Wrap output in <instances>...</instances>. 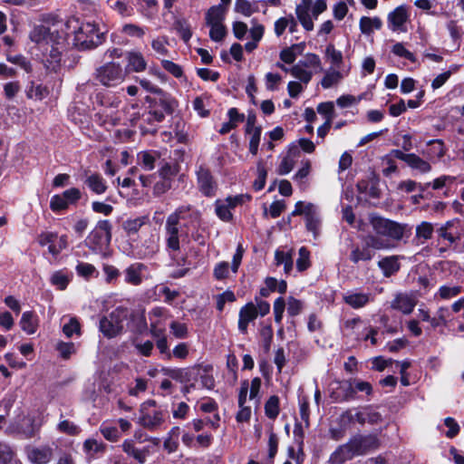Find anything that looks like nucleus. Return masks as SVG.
I'll use <instances>...</instances> for the list:
<instances>
[{
  "mask_svg": "<svg viewBox=\"0 0 464 464\" xmlns=\"http://www.w3.org/2000/svg\"><path fill=\"white\" fill-rule=\"evenodd\" d=\"M84 183L93 193L98 195L103 194L108 188L105 179L97 173L88 176Z\"/></svg>",
  "mask_w": 464,
  "mask_h": 464,
  "instance_id": "nucleus-34",
  "label": "nucleus"
},
{
  "mask_svg": "<svg viewBox=\"0 0 464 464\" xmlns=\"http://www.w3.org/2000/svg\"><path fill=\"white\" fill-rule=\"evenodd\" d=\"M292 216H304L306 229L313 233L314 238L319 236L321 218L318 208L314 204L304 201L296 202Z\"/></svg>",
  "mask_w": 464,
  "mask_h": 464,
  "instance_id": "nucleus-9",
  "label": "nucleus"
},
{
  "mask_svg": "<svg viewBox=\"0 0 464 464\" xmlns=\"http://www.w3.org/2000/svg\"><path fill=\"white\" fill-rule=\"evenodd\" d=\"M37 242L41 246H48V252L56 257L63 250L67 248L68 237L67 235L58 237V234L55 232L44 231L39 234Z\"/></svg>",
  "mask_w": 464,
  "mask_h": 464,
  "instance_id": "nucleus-12",
  "label": "nucleus"
},
{
  "mask_svg": "<svg viewBox=\"0 0 464 464\" xmlns=\"http://www.w3.org/2000/svg\"><path fill=\"white\" fill-rule=\"evenodd\" d=\"M301 63H297L294 66L290 68V73L296 79L300 80L302 82L307 84L312 77L313 73L310 71H307Z\"/></svg>",
  "mask_w": 464,
  "mask_h": 464,
  "instance_id": "nucleus-42",
  "label": "nucleus"
},
{
  "mask_svg": "<svg viewBox=\"0 0 464 464\" xmlns=\"http://www.w3.org/2000/svg\"><path fill=\"white\" fill-rule=\"evenodd\" d=\"M49 91L47 87L43 84H35L34 82H32L26 91V96L29 99L43 100L47 97Z\"/></svg>",
  "mask_w": 464,
  "mask_h": 464,
  "instance_id": "nucleus-45",
  "label": "nucleus"
},
{
  "mask_svg": "<svg viewBox=\"0 0 464 464\" xmlns=\"http://www.w3.org/2000/svg\"><path fill=\"white\" fill-rule=\"evenodd\" d=\"M127 69L114 62L100 66L95 72V79L106 87H116L125 81Z\"/></svg>",
  "mask_w": 464,
  "mask_h": 464,
  "instance_id": "nucleus-8",
  "label": "nucleus"
},
{
  "mask_svg": "<svg viewBox=\"0 0 464 464\" xmlns=\"http://www.w3.org/2000/svg\"><path fill=\"white\" fill-rule=\"evenodd\" d=\"M146 219V217L127 219L123 222L122 227L128 235L136 234L145 224Z\"/></svg>",
  "mask_w": 464,
  "mask_h": 464,
  "instance_id": "nucleus-47",
  "label": "nucleus"
},
{
  "mask_svg": "<svg viewBox=\"0 0 464 464\" xmlns=\"http://www.w3.org/2000/svg\"><path fill=\"white\" fill-rule=\"evenodd\" d=\"M122 450L127 455L134 458L140 464L146 462L147 456L150 453L148 447H145L143 449H138L135 447L133 441L131 440H125L122 443Z\"/></svg>",
  "mask_w": 464,
  "mask_h": 464,
  "instance_id": "nucleus-30",
  "label": "nucleus"
},
{
  "mask_svg": "<svg viewBox=\"0 0 464 464\" xmlns=\"http://www.w3.org/2000/svg\"><path fill=\"white\" fill-rule=\"evenodd\" d=\"M382 22L379 17L362 16L360 19V30L363 34H371L373 30H380Z\"/></svg>",
  "mask_w": 464,
  "mask_h": 464,
  "instance_id": "nucleus-38",
  "label": "nucleus"
},
{
  "mask_svg": "<svg viewBox=\"0 0 464 464\" xmlns=\"http://www.w3.org/2000/svg\"><path fill=\"white\" fill-rule=\"evenodd\" d=\"M129 311L127 308L118 306L108 315L101 318L99 328L102 334L107 338H113L119 335L124 328V322L128 318Z\"/></svg>",
  "mask_w": 464,
  "mask_h": 464,
  "instance_id": "nucleus-5",
  "label": "nucleus"
},
{
  "mask_svg": "<svg viewBox=\"0 0 464 464\" xmlns=\"http://www.w3.org/2000/svg\"><path fill=\"white\" fill-rule=\"evenodd\" d=\"M196 175L198 190L205 197H214L217 193L218 183L209 169L204 165H200L196 171Z\"/></svg>",
  "mask_w": 464,
  "mask_h": 464,
  "instance_id": "nucleus-15",
  "label": "nucleus"
},
{
  "mask_svg": "<svg viewBox=\"0 0 464 464\" xmlns=\"http://www.w3.org/2000/svg\"><path fill=\"white\" fill-rule=\"evenodd\" d=\"M57 429L60 432H63V433H65V434H68L71 436L78 435L81 431V429L79 426H77L72 421H70L68 420H61L57 425Z\"/></svg>",
  "mask_w": 464,
  "mask_h": 464,
  "instance_id": "nucleus-53",
  "label": "nucleus"
},
{
  "mask_svg": "<svg viewBox=\"0 0 464 464\" xmlns=\"http://www.w3.org/2000/svg\"><path fill=\"white\" fill-rule=\"evenodd\" d=\"M295 49H300V45L293 44L288 48L283 49L280 53V59L285 63H293L296 59Z\"/></svg>",
  "mask_w": 464,
  "mask_h": 464,
  "instance_id": "nucleus-60",
  "label": "nucleus"
},
{
  "mask_svg": "<svg viewBox=\"0 0 464 464\" xmlns=\"http://www.w3.org/2000/svg\"><path fill=\"white\" fill-rule=\"evenodd\" d=\"M275 259L277 266H284V270L286 274L290 273L293 268V258L291 254L277 250L275 254Z\"/></svg>",
  "mask_w": 464,
  "mask_h": 464,
  "instance_id": "nucleus-49",
  "label": "nucleus"
},
{
  "mask_svg": "<svg viewBox=\"0 0 464 464\" xmlns=\"http://www.w3.org/2000/svg\"><path fill=\"white\" fill-rule=\"evenodd\" d=\"M450 317V311L448 307H439L436 311V315L432 317L431 327L436 329L439 326H447Z\"/></svg>",
  "mask_w": 464,
  "mask_h": 464,
  "instance_id": "nucleus-41",
  "label": "nucleus"
},
{
  "mask_svg": "<svg viewBox=\"0 0 464 464\" xmlns=\"http://www.w3.org/2000/svg\"><path fill=\"white\" fill-rule=\"evenodd\" d=\"M128 64L125 69L140 72L147 67V63L143 55L139 52H130L127 54Z\"/></svg>",
  "mask_w": 464,
  "mask_h": 464,
  "instance_id": "nucleus-35",
  "label": "nucleus"
},
{
  "mask_svg": "<svg viewBox=\"0 0 464 464\" xmlns=\"http://www.w3.org/2000/svg\"><path fill=\"white\" fill-rule=\"evenodd\" d=\"M250 197L240 194L234 197H227L226 199H218L215 202L216 215L225 222H229L233 218L231 210L237 206L243 204L246 200H249Z\"/></svg>",
  "mask_w": 464,
  "mask_h": 464,
  "instance_id": "nucleus-13",
  "label": "nucleus"
},
{
  "mask_svg": "<svg viewBox=\"0 0 464 464\" xmlns=\"http://www.w3.org/2000/svg\"><path fill=\"white\" fill-rule=\"evenodd\" d=\"M373 246L370 244V237L367 236L364 239V245L360 247H354L350 254V260L357 264L360 261H370L374 256Z\"/></svg>",
  "mask_w": 464,
  "mask_h": 464,
  "instance_id": "nucleus-22",
  "label": "nucleus"
},
{
  "mask_svg": "<svg viewBox=\"0 0 464 464\" xmlns=\"http://www.w3.org/2000/svg\"><path fill=\"white\" fill-rule=\"evenodd\" d=\"M266 175L267 172L265 166L261 162H259L257 164V178L253 184L254 188L256 191H259L264 188L266 185Z\"/></svg>",
  "mask_w": 464,
  "mask_h": 464,
  "instance_id": "nucleus-61",
  "label": "nucleus"
},
{
  "mask_svg": "<svg viewBox=\"0 0 464 464\" xmlns=\"http://www.w3.org/2000/svg\"><path fill=\"white\" fill-rule=\"evenodd\" d=\"M378 448V439L374 435L356 434L346 443L339 445L330 455L329 464H343L357 456L367 454Z\"/></svg>",
  "mask_w": 464,
  "mask_h": 464,
  "instance_id": "nucleus-2",
  "label": "nucleus"
},
{
  "mask_svg": "<svg viewBox=\"0 0 464 464\" xmlns=\"http://www.w3.org/2000/svg\"><path fill=\"white\" fill-rule=\"evenodd\" d=\"M370 225L373 231V234L368 235L370 244L376 250L394 248L396 243L402 239L406 227L380 216H372Z\"/></svg>",
  "mask_w": 464,
  "mask_h": 464,
  "instance_id": "nucleus-1",
  "label": "nucleus"
},
{
  "mask_svg": "<svg viewBox=\"0 0 464 464\" xmlns=\"http://www.w3.org/2000/svg\"><path fill=\"white\" fill-rule=\"evenodd\" d=\"M102 41L103 34L92 23H82L74 33V45L80 50L95 48Z\"/></svg>",
  "mask_w": 464,
  "mask_h": 464,
  "instance_id": "nucleus-6",
  "label": "nucleus"
},
{
  "mask_svg": "<svg viewBox=\"0 0 464 464\" xmlns=\"http://www.w3.org/2000/svg\"><path fill=\"white\" fill-rule=\"evenodd\" d=\"M109 3L111 8L123 17L130 16L133 14V8L123 1H109Z\"/></svg>",
  "mask_w": 464,
  "mask_h": 464,
  "instance_id": "nucleus-51",
  "label": "nucleus"
},
{
  "mask_svg": "<svg viewBox=\"0 0 464 464\" xmlns=\"http://www.w3.org/2000/svg\"><path fill=\"white\" fill-rule=\"evenodd\" d=\"M63 333L70 338L73 334H81V325L75 317L70 318L69 322L63 326Z\"/></svg>",
  "mask_w": 464,
  "mask_h": 464,
  "instance_id": "nucleus-59",
  "label": "nucleus"
},
{
  "mask_svg": "<svg viewBox=\"0 0 464 464\" xmlns=\"http://www.w3.org/2000/svg\"><path fill=\"white\" fill-rule=\"evenodd\" d=\"M163 111L158 108H152L141 114H133L130 118L133 126H138L143 133H153L156 131L155 126L163 121Z\"/></svg>",
  "mask_w": 464,
  "mask_h": 464,
  "instance_id": "nucleus-11",
  "label": "nucleus"
},
{
  "mask_svg": "<svg viewBox=\"0 0 464 464\" xmlns=\"http://www.w3.org/2000/svg\"><path fill=\"white\" fill-rule=\"evenodd\" d=\"M145 266L141 263H133L124 270V280L131 285H139L142 282V272Z\"/></svg>",
  "mask_w": 464,
  "mask_h": 464,
  "instance_id": "nucleus-27",
  "label": "nucleus"
},
{
  "mask_svg": "<svg viewBox=\"0 0 464 464\" xmlns=\"http://www.w3.org/2000/svg\"><path fill=\"white\" fill-rule=\"evenodd\" d=\"M39 323V317L34 311H25L22 314L19 324L25 334L32 335L37 332Z\"/></svg>",
  "mask_w": 464,
  "mask_h": 464,
  "instance_id": "nucleus-24",
  "label": "nucleus"
},
{
  "mask_svg": "<svg viewBox=\"0 0 464 464\" xmlns=\"http://www.w3.org/2000/svg\"><path fill=\"white\" fill-rule=\"evenodd\" d=\"M280 411L279 398L276 395H272L265 403L266 416L271 420H275Z\"/></svg>",
  "mask_w": 464,
  "mask_h": 464,
  "instance_id": "nucleus-44",
  "label": "nucleus"
},
{
  "mask_svg": "<svg viewBox=\"0 0 464 464\" xmlns=\"http://www.w3.org/2000/svg\"><path fill=\"white\" fill-rule=\"evenodd\" d=\"M190 206H180L168 216L165 223V243L166 250L173 260L178 256L180 250V241L183 237H187V233H183L180 221L191 217Z\"/></svg>",
  "mask_w": 464,
  "mask_h": 464,
  "instance_id": "nucleus-3",
  "label": "nucleus"
},
{
  "mask_svg": "<svg viewBox=\"0 0 464 464\" xmlns=\"http://www.w3.org/2000/svg\"><path fill=\"white\" fill-rule=\"evenodd\" d=\"M346 74L347 72H344L341 69L329 68L324 72V75L321 80V85L324 89H329L338 84Z\"/></svg>",
  "mask_w": 464,
  "mask_h": 464,
  "instance_id": "nucleus-29",
  "label": "nucleus"
},
{
  "mask_svg": "<svg viewBox=\"0 0 464 464\" xmlns=\"http://www.w3.org/2000/svg\"><path fill=\"white\" fill-rule=\"evenodd\" d=\"M298 258L296 260V267L299 271H304L310 266L309 251L302 246L298 252Z\"/></svg>",
  "mask_w": 464,
  "mask_h": 464,
  "instance_id": "nucleus-58",
  "label": "nucleus"
},
{
  "mask_svg": "<svg viewBox=\"0 0 464 464\" xmlns=\"http://www.w3.org/2000/svg\"><path fill=\"white\" fill-rule=\"evenodd\" d=\"M160 158L157 151H141L138 154V161L145 170H152L156 160Z\"/></svg>",
  "mask_w": 464,
  "mask_h": 464,
  "instance_id": "nucleus-39",
  "label": "nucleus"
},
{
  "mask_svg": "<svg viewBox=\"0 0 464 464\" xmlns=\"http://www.w3.org/2000/svg\"><path fill=\"white\" fill-rule=\"evenodd\" d=\"M56 349L60 353L61 357L63 359H68L76 352V348L73 343L59 342L56 345Z\"/></svg>",
  "mask_w": 464,
  "mask_h": 464,
  "instance_id": "nucleus-64",
  "label": "nucleus"
},
{
  "mask_svg": "<svg viewBox=\"0 0 464 464\" xmlns=\"http://www.w3.org/2000/svg\"><path fill=\"white\" fill-rule=\"evenodd\" d=\"M178 166L169 162H164L158 170L160 179L172 181V178L178 173Z\"/></svg>",
  "mask_w": 464,
  "mask_h": 464,
  "instance_id": "nucleus-50",
  "label": "nucleus"
},
{
  "mask_svg": "<svg viewBox=\"0 0 464 464\" xmlns=\"http://www.w3.org/2000/svg\"><path fill=\"white\" fill-rule=\"evenodd\" d=\"M26 454L33 464H47L53 459V450L50 446L27 447Z\"/></svg>",
  "mask_w": 464,
  "mask_h": 464,
  "instance_id": "nucleus-17",
  "label": "nucleus"
},
{
  "mask_svg": "<svg viewBox=\"0 0 464 464\" xmlns=\"http://www.w3.org/2000/svg\"><path fill=\"white\" fill-rule=\"evenodd\" d=\"M166 412L156 407V401L149 400L140 405L139 424L149 430H156L165 422Z\"/></svg>",
  "mask_w": 464,
  "mask_h": 464,
  "instance_id": "nucleus-7",
  "label": "nucleus"
},
{
  "mask_svg": "<svg viewBox=\"0 0 464 464\" xmlns=\"http://www.w3.org/2000/svg\"><path fill=\"white\" fill-rule=\"evenodd\" d=\"M327 9L326 0H301L295 7V14L303 27L306 31L314 29L312 16L317 19L319 14Z\"/></svg>",
  "mask_w": 464,
  "mask_h": 464,
  "instance_id": "nucleus-4",
  "label": "nucleus"
},
{
  "mask_svg": "<svg viewBox=\"0 0 464 464\" xmlns=\"http://www.w3.org/2000/svg\"><path fill=\"white\" fill-rule=\"evenodd\" d=\"M353 419L361 425H363L366 422L370 424H377L382 420L381 413L372 410L371 408H365L362 411L356 412Z\"/></svg>",
  "mask_w": 464,
  "mask_h": 464,
  "instance_id": "nucleus-32",
  "label": "nucleus"
},
{
  "mask_svg": "<svg viewBox=\"0 0 464 464\" xmlns=\"http://www.w3.org/2000/svg\"><path fill=\"white\" fill-rule=\"evenodd\" d=\"M325 58L332 64L331 68L341 69L343 63V56L341 51L335 49L334 44H328L324 51Z\"/></svg>",
  "mask_w": 464,
  "mask_h": 464,
  "instance_id": "nucleus-40",
  "label": "nucleus"
},
{
  "mask_svg": "<svg viewBox=\"0 0 464 464\" xmlns=\"http://www.w3.org/2000/svg\"><path fill=\"white\" fill-rule=\"evenodd\" d=\"M209 37L214 42H221L226 36L227 31L223 24H209Z\"/></svg>",
  "mask_w": 464,
  "mask_h": 464,
  "instance_id": "nucleus-57",
  "label": "nucleus"
},
{
  "mask_svg": "<svg viewBox=\"0 0 464 464\" xmlns=\"http://www.w3.org/2000/svg\"><path fill=\"white\" fill-rule=\"evenodd\" d=\"M416 304L417 299L413 295L398 294L392 302V308L399 310L404 314H410Z\"/></svg>",
  "mask_w": 464,
  "mask_h": 464,
  "instance_id": "nucleus-21",
  "label": "nucleus"
},
{
  "mask_svg": "<svg viewBox=\"0 0 464 464\" xmlns=\"http://www.w3.org/2000/svg\"><path fill=\"white\" fill-rule=\"evenodd\" d=\"M360 192L366 193L372 198H380V190L375 183L369 184L366 181H361L357 184Z\"/></svg>",
  "mask_w": 464,
  "mask_h": 464,
  "instance_id": "nucleus-56",
  "label": "nucleus"
},
{
  "mask_svg": "<svg viewBox=\"0 0 464 464\" xmlns=\"http://www.w3.org/2000/svg\"><path fill=\"white\" fill-rule=\"evenodd\" d=\"M238 317V330L241 334H246L248 324L257 317L256 305L252 302L247 303L240 309Z\"/></svg>",
  "mask_w": 464,
  "mask_h": 464,
  "instance_id": "nucleus-20",
  "label": "nucleus"
},
{
  "mask_svg": "<svg viewBox=\"0 0 464 464\" xmlns=\"http://www.w3.org/2000/svg\"><path fill=\"white\" fill-rule=\"evenodd\" d=\"M398 260L397 256H391L383 257L378 262V266L384 276L389 277L400 270L401 265Z\"/></svg>",
  "mask_w": 464,
  "mask_h": 464,
  "instance_id": "nucleus-31",
  "label": "nucleus"
},
{
  "mask_svg": "<svg viewBox=\"0 0 464 464\" xmlns=\"http://www.w3.org/2000/svg\"><path fill=\"white\" fill-rule=\"evenodd\" d=\"M29 38L39 47L47 46L54 42L53 34L51 33L48 27L43 24L35 25L30 32Z\"/></svg>",
  "mask_w": 464,
  "mask_h": 464,
  "instance_id": "nucleus-19",
  "label": "nucleus"
},
{
  "mask_svg": "<svg viewBox=\"0 0 464 464\" xmlns=\"http://www.w3.org/2000/svg\"><path fill=\"white\" fill-rule=\"evenodd\" d=\"M97 102L98 103L104 108L102 111H99L96 114V117H98L100 124L101 125H106L109 124L111 126H115L118 121L119 118L114 115L112 112L106 113V109H113L116 110L120 106L121 101V99L116 96L115 94L107 93V94H98L97 95Z\"/></svg>",
  "mask_w": 464,
  "mask_h": 464,
  "instance_id": "nucleus-10",
  "label": "nucleus"
},
{
  "mask_svg": "<svg viewBox=\"0 0 464 464\" xmlns=\"http://www.w3.org/2000/svg\"><path fill=\"white\" fill-rule=\"evenodd\" d=\"M336 388L332 392V397L337 401H350L356 399L353 390V379L336 382Z\"/></svg>",
  "mask_w": 464,
  "mask_h": 464,
  "instance_id": "nucleus-18",
  "label": "nucleus"
},
{
  "mask_svg": "<svg viewBox=\"0 0 464 464\" xmlns=\"http://www.w3.org/2000/svg\"><path fill=\"white\" fill-rule=\"evenodd\" d=\"M391 155L407 163L409 167L420 173H428L431 169L430 164L414 153H404L400 150H391Z\"/></svg>",
  "mask_w": 464,
  "mask_h": 464,
  "instance_id": "nucleus-16",
  "label": "nucleus"
},
{
  "mask_svg": "<svg viewBox=\"0 0 464 464\" xmlns=\"http://www.w3.org/2000/svg\"><path fill=\"white\" fill-rule=\"evenodd\" d=\"M226 14V7L222 5L211 6L206 14V24H223Z\"/></svg>",
  "mask_w": 464,
  "mask_h": 464,
  "instance_id": "nucleus-36",
  "label": "nucleus"
},
{
  "mask_svg": "<svg viewBox=\"0 0 464 464\" xmlns=\"http://www.w3.org/2000/svg\"><path fill=\"white\" fill-rule=\"evenodd\" d=\"M168 44L169 39L167 36H159L151 42L152 49L160 55H167L169 53Z\"/></svg>",
  "mask_w": 464,
  "mask_h": 464,
  "instance_id": "nucleus-55",
  "label": "nucleus"
},
{
  "mask_svg": "<svg viewBox=\"0 0 464 464\" xmlns=\"http://www.w3.org/2000/svg\"><path fill=\"white\" fill-rule=\"evenodd\" d=\"M434 232L433 225L430 222L423 221L416 227L414 239L418 244H424L425 241L431 238Z\"/></svg>",
  "mask_w": 464,
  "mask_h": 464,
  "instance_id": "nucleus-37",
  "label": "nucleus"
},
{
  "mask_svg": "<svg viewBox=\"0 0 464 464\" xmlns=\"http://www.w3.org/2000/svg\"><path fill=\"white\" fill-rule=\"evenodd\" d=\"M408 18L407 11L403 6H398L388 15L389 27L392 31H403L402 26Z\"/></svg>",
  "mask_w": 464,
  "mask_h": 464,
  "instance_id": "nucleus-26",
  "label": "nucleus"
},
{
  "mask_svg": "<svg viewBox=\"0 0 464 464\" xmlns=\"http://www.w3.org/2000/svg\"><path fill=\"white\" fill-rule=\"evenodd\" d=\"M100 430L103 437L110 441H117L120 438V432L114 426L103 423L102 424Z\"/></svg>",
  "mask_w": 464,
  "mask_h": 464,
  "instance_id": "nucleus-62",
  "label": "nucleus"
},
{
  "mask_svg": "<svg viewBox=\"0 0 464 464\" xmlns=\"http://www.w3.org/2000/svg\"><path fill=\"white\" fill-rule=\"evenodd\" d=\"M343 302L353 309L364 307L371 300V295L360 292H348L343 295Z\"/></svg>",
  "mask_w": 464,
  "mask_h": 464,
  "instance_id": "nucleus-25",
  "label": "nucleus"
},
{
  "mask_svg": "<svg viewBox=\"0 0 464 464\" xmlns=\"http://www.w3.org/2000/svg\"><path fill=\"white\" fill-rule=\"evenodd\" d=\"M299 63H301L304 67H313L316 69L317 72L323 71L321 59L319 55L315 53H306L304 59L300 60Z\"/></svg>",
  "mask_w": 464,
  "mask_h": 464,
  "instance_id": "nucleus-52",
  "label": "nucleus"
},
{
  "mask_svg": "<svg viewBox=\"0 0 464 464\" xmlns=\"http://www.w3.org/2000/svg\"><path fill=\"white\" fill-rule=\"evenodd\" d=\"M49 45L50 50L48 53H44V56L45 57V62L48 63L46 64L47 68L55 70L61 61V52L53 45V43Z\"/></svg>",
  "mask_w": 464,
  "mask_h": 464,
  "instance_id": "nucleus-46",
  "label": "nucleus"
},
{
  "mask_svg": "<svg viewBox=\"0 0 464 464\" xmlns=\"http://www.w3.org/2000/svg\"><path fill=\"white\" fill-rule=\"evenodd\" d=\"M82 198V193L77 188H71L62 194L53 195L50 200V208L53 212L65 210L70 205L76 204Z\"/></svg>",
  "mask_w": 464,
  "mask_h": 464,
  "instance_id": "nucleus-14",
  "label": "nucleus"
},
{
  "mask_svg": "<svg viewBox=\"0 0 464 464\" xmlns=\"http://www.w3.org/2000/svg\"><path fill=\"white\" fill-rule=\"evenodd\" d=\"M70 280H71L70 276L65 272H63L62 270L55 271L51 276V278H50L51 284L53 285L56 286V288L59 290H64L67 287Z\"/></svg>",
  "mask_w": 464,
  "mask_h": 464,
  "instance_id": "nucleus-48",
  "label": "nucleus"
},
{
  "mask_svg": "<svg viewBox=\"0 0 464 464\" xmlns=\"http://www.w3.org/2000/svg\"><path fill=\"white\" fill-rule=\"evenodd\" d=\"M111 240V238L107 237L103 233L92 229L86 238V245L93 251H101L110 245Z\"/></svg>",
  "mask_w": 464,
  "mask_h": 464,
  "instance_id": "nucleus-28",
  "label": "nucleus"
},
{
  "mask_svg": "<svg viewBox=\"0 0 464 464\" xmlns=\"http://www.w3.org/2000/svg\"><path fill=\"white\" fill-rule=\"evenodd\" d=\"M213 367L210 364H199L192 368L196 376L200 380L203 388L212 390L215 387V379L212 374Z\"/></svg>",
  "mask_w": 464,
  "mask_h": 464,
  "instance_id": "nucleus-23",
  "label": "nucleus"
},
{
  "mask_svg": "<svg viewBox=\"0 0 464 464\" xmlns=\"http://www.w3.org/2000/svg\"><path fill=\"white\" fill-rule=\"evenodd\" d=\"M160 97L155 102L152 108H158L160 111H163V119L166 114H171L176 106L177 102L169 94L161 91Z\"/></svg>",
  "mask_w": 464,
  "mask_h": 464,
  "instance_id": "nucleus-33",
  "label": "nucleus"
},
{
  "mask_svg": "<svg viewBox=\"0 0 464 464\" xmlns=\"http://www.w3.org/2000/svg\"><path fill=\"white\" fill-rule=\"evenodd\" d=\"M461 291L460 286L442 285L440 287L438 295L441 299L448 300L458 295Z\"/></svg>",
  "mask_w": 464,
  "mask_h": 464,
  "instance_id": "nucleus-63",
  "label": "nucleus"
},
{
  "mask_svg": "<svg viewBox=\"0 0 464 464\" xmlns=\"http://www.w3.org/2000/svg\"><path fill=\"white\" fill-rule=\"evenodd\" d=\"M39 428L34 424V420L31 418H24L21 426V432L26 439H31L36 435Z\"/></svg>",
  "mask_w": 464,
  "mask_h": 464,
  "instance_id": "nucleus-54",
  "label": "nucleus"
},
{
  "mask_svg": "<svg viewBox=\"0 0 464 464\" xmlns=\"http://www.w3.org/2000/svg\"><path fill=\"white\" fill-rule=\"evenodd\" d=\"M162 372L166 376L180 382H188V375L191 374V371L179 368H163Z\"/></svg>",
  "mask_w": 464,
  "mask_h": 464,
  "instance_id": "nucleus-43",
  "label": "nucleus"
}]
</instances>
